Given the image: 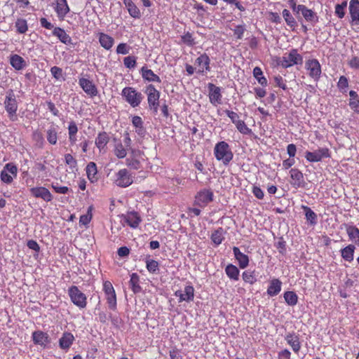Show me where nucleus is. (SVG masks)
<instances>
[{
    "mask_svg": "<svg viewBox=\"0 0 359 359\" xmlns=\"http://www.w3.org/2000/svg\"><path fill=\"white\" fill-rule=\"evenodd\" d=\"M213 151L215 158L218 161L222 162L224 165H229L233 158L231 149L225 141H220L216 143Z\"/></svg>",
    "mask_w": 359,
    "mask_h": 359,
    "instance_id": "f257e3e1",
    "label": "nucleus"
},
{
    "mask_svg": "<svg viewBox=\"0 0 359 359\" xmlns=\"http://www.w3.org/2000/svg\"><path fill=\"white\" fill-rule=\"evenodd\" d=\"M4 104L9 119L12 121H16L18 118L17 111L18 104L15 95L12 89L6 92Z\"/></svg>",
    "mask_w": 359,
    "mask_h": 359,
    "instance_id": "f03ea898",
    "label": "nucleus"
},
{
    "mask_svg": "<svg viewBox=\"0 0 359 359\" xmlns=\"http://www.w3.org/2000/svg\"><path fill=\"white\" fill-rule=\"evenodd\" d=\"M121 96L133 108L138 107L144 98L142 94L133 87H125L121 91Z\"/></svg>",
    "mask_w": 359,
    "mask_h": 359,
    "instance_id": "7ed1b4c3",
    "label": "nucleus"
},
{
    "mask_svg": "<svg viewBox=\"0 0 359 359\" xmlns=\"http://www.w3.org/2000/svg\"><path fill=\"white\" fill-rule=\"evenodd\" d=\"M304 68L307 75L314 81H319L322 74V67L318 59L309 58L305 61Z\"/></svg>",
    "mask_w": 359,
    "mask_h": 359,
    "instance_id": "20e7f679",
    "label": "nucleus"
},
{
    "mask_svg": "<svg viewBox=\"0 0 359 359\" xmlns=\"http://www.w3.org/2000/svg\"><path fill=\"white\" fill-rule=\"evenodd\" d=\"M68 294L71 302L79 309H83L87 306V297L76 285H72L68 289Z\"/></svg>",
    "mask_w": 359,
    "mask_h": 359,
    "instance_id": "39448f33",
    "label": "nucleus"
},
{
    "mask_svg": "<svg viewBox=\"0 0 359 359\" xmlns=\"http://www.w3.org/2000/svg\"><path fill=\"white\" fill-rule=\"evenodd\" d=\"M302 62V56L298 53L297 49L292 48L288 53H285L282 57L279 65L283 68H288L296 65H301Z\"/></svg>",
    "mask_w": 359,
    "mask_h": 359,
    "instance_id": "423d86ee",
    "label": "nucleus"
},
{
    "mask_svg": "<svg viewBox=\"0 0 359 359\" xmlns=\"http://www.w3.org/2000/svg\"><path fill=\"white\" fill-rule=\"evenodd\" d=\"M102 290L104 292L109 309L115 311L117 307V299L115 290L109 280L103 282Z\"/></svg>",
    "mask_w": 359,
    "mask_h": 359,
    "instance_id": "0eeeda50",
    "label": "nucleus"
},
{
    "mask_svg": "<svg viewBox=\"0 0 359 359\" xmlns=\"http://www.w3.org/2000/svg\"><path fill=\"white\" fill-rule=\"evenodd\" d=\"M224 112L241 134L250 135L252 133V130L246 125L244 121L240 118L239 115L236 112L229 109L225 110Z\"/></svg>",
    "mask_w": 359,
    "mask_h": 359,
    "instance_id": "6e6552de",
    "label": "nucleus"
},
{
    "mask_svg": "<svg viewBox=\"0 0 359 359\" xmlns=\"http://www.w3.org/2000/svg\"><path fill=\"white\" fill-rule=\"evenodd\" d=\"M145 93L147 95L149 107L156 113L159 106V91L156 89L154 85L149 84L146 87Z\"/></svg>",
    "mask_w": 359,
    "mask_h": 359,
    "instance_id": "1a4fd4ad",
    "label": "nucleus"
},
{
    "mask_svg": "<svg viewBox=\"0 0 359 359\" xmlns=\"http://www.w3.org/2000/svg\"><path fill=\"white\" fill-rule=\"evenodd\" d=\"M133 182V176L126 168L119 170L115 175L114 183L119 187H128Z\"/></svg>",
    "mask_w": 359,
    "mask_h": 359,
    "instance_id": "9d476101",
    "label": "nucleus"
},
{
    "mask_svg": "<svg viewBox=\"0 0 359 359\" xmlns=\"http://www.w3.org/2000/svg\"><path fill=\"white\" fill-rule=\"evenodd\" d=\"M214 194L212 190L203 189L199 191L195 196L194 205L201 208H205L213 201Z\"/></svg>",
    "mask_w": 359,
    "mask_h": 359,
    "instance_id": "9b49d317",
    "label": "nucleus"
},
{
    "mask_svg": "<svg viewBox=\"0 0 359 359\" xmlns=\"http://www.w3.org/2000/svg\"><path fill=\"white\" fill-rule=\"evenodd\" d=\"M196 72L204 74L210 72V59L206 53L201 54L195 60Z\"/></svg>",
    "mask_w": 359,
    "mask_h": 359,
    "instance_id": "f8f14e48",
    "label": "nucleus"
},
{
    "mask_svg": "<svg viewBox=\"0 0 359 359\" xmlns=\"http://www.w3.org/2000/svg\"><path fill=\"white\" fill-rule=\"evenodd\" d=\"M18 168L13 163H7L1 172V180L6 184H11L13 177H16Z\"/></svg>",
    "mask_w": 359,
    "mask_h": 359,
    "instance_id": "ddd939ff",
    "label": "nucleus"
},
{
    "mask_svg": "<svg viewBox=\"0 0 359 359\" xmlns=\"http://www.w3.org/2000/svg\"><path fill=\"white\" fill-rule=\"evenodd\" d=\"M208 88L209 90L208 97L210 102L215 107L222 104V95L220 87L216 86L212 83H209Z\"/></svg>",
    "mask_w": 359,
    "mask_h": 359,
    "instance_id": "4468645a",
    "label": "nucleus"
},
{
    "mask_svg": "<svg viewBox=\"0 0 359 359\" xmlns=\"http://www.w3.org/2000/svg\"><path fill=\"white\" fill-rule=\"evenodd\" d=\"M330 157V151L327 148H320L315 151H306L305 158L309 162H319L323 158Z\"/></svg>",
    "mask_w": 359,
    "mask_h": 359,
    "instance_id": "2eb2a0df",
    "label": "nucleus"
},
{
    "mask_svg": "<svg viewBox=\"0 0 359 359\" xmlns=\"http://www.w3.org/2000/svg\"><path fill=\"white\" fill-rule=\"evenodd\" d=\"M175 296L178 297V302H191L194 299V288L192 285H186L184 290H178L175 292Z\"/></svg>",
    "mask_w": 359,
    "mask_h": 359,
    "instance_id": "dca6fc26",
    "label": "nucleus"
},
{
    "mask_svg": "<svg viewBox=\"0 0 359 359\" xmlns=\"http://www.w3.org/2000/svg\"><path fill=\"white\" fill-rule=\"evenodd\" d=\"M29 191L34 198H41L46 202H50L53 198L50 191L44 187H32Z\"/></svg>",
    "mask_w": 359,
    "mask_h": 359,
    "instance_id": "f3484780",
    "label": "nucleus"
},
{
    "mask_svg": "<svg viewBox=\"0 0 359 359\" xmlns=\"http://www.w3.org/2000/svg\"><path fill=\"white\" fill-rule=\"evenodd\" d=\"M301 13L306 22L316 25L318 22V16L313 10L307 8L305 5H298V11L297 13Z\"/></svg>",
    "mask_w": 359,
    "mask_h": 359,
    "instance_id": "a211bd4d",
    "label": "nucleus"
},
{
    "mask_svg": "<svg viewBox=\"0 0 359 359\" xmlns=\"http://www.w3.org/2000/svg\"><path fill=\"white\" fill-rule=\"evenodd\" d=\"M79 84L83 90L90 97H94L97 95V88L92 81L86 78H81L79 80Z\"/></svg>",
    "mask_w": 359,
    "mask_h": 359,
    "instance_id": "6ab92c4d",
    "label": "nucleus"
},
{
    "mask_svg": "<svg viewBox=\"0 0 359 359\" xmlns=\"http://www.w3.org/2000/svg\"><path fill=\"white\" fill-rule=\"evenodd\" d=\"M122 217L123 221L127 224V225H128L130 227L133 229L137 228L142 222V218L140 214L134 210L128 212L126 215H123Z\"/></svg>",
    "mask_w": 359,
    "mask_h": 359,
    "instance_id": "aec40b11",
    "label": "nucleus"
},
{
    "mask_svg": "<svg viewBox=\"0 0 359 359\" xmlns=\"http://www.w3.org/2000/svg\"><path fill=\"white\" fill-rule=\"evenodd\" d=\"M291 181V185L295 188L304 187L305 182L304 180L303 173L297 168H292L290 171Z\"/></svg>",
    "mask_w": 359,
    "mask_h": 359,
    "instance_id": "412c9836",
    "label": "nucleus"
},
{
    "mask_svg": "<svg viewBox=\"0 0 359 359\" xmlns=\"http://www.w3.org/2000/svg\"><path fill=\"white\" fill-rule=\"evenodd\" d=\"M32 341L34 344L39 345L43 348H46L50 342V339L48 333L41 330L34 331L32 333Z\"/></svg>",
    "mask_w": 359,
    "mask_h": 359,
    "instance_id": "4be33fe9",
    "label": "nucleus"
},
{
    "mask_svg": "<svg viewBox=\"0 0 359 359\" xmlns=\"http://www.w3.org/2000/svg\"><path fill=\"white\" fill-rule=\"evenodd\" d=\"M285 340L295 353L299 352L302 345L299 334L294 332H289L285 335Z\"/></svg>",
    "mask_w": 359,
    "mask_h": 359,
    "instance_id": "5701e85b",
    "label": "nucleus"
},
{
    "mask_svg": "<svg viewBox=\"0 0 359 359\" xmlns=\"http://www.w3.org/2000/svg\"><path fill=\"white\" fill-rule=\"evenodd\" d=\"M348 10L351 15V24L359 25V0H351Z\"/></svg>",
    "mask_w": 359,
    "mask_h": 359,
    "instance_id": "b1692460",
    "label": "nucleus"
},
{
    "mask_svg": "<svg viewBox=\"0 0 359 359\" xmlns=\"http://www.w3.org/2000/svg\"><path fill=\"white\" fill-rule=\"evenodd\" d=\"M54 10L60 20H64L65 16L70 11L67 0H55Z\"/></svg>",
    "mask_w": 359,
    "mask_h": 359,
    "instance_id": "393cba45",
    "label": "nucleus"
},
{
    "mask_svg": "<svg viewBox=\"0 0 359 359\" xmlns=\"http://www.w3.org/2000/svg\"><path fill=\"white\" fill-rule=\"evenodd\" d=\"M109 134L105 132H100L95 138V144L100 151H105L107 144L109 142Z\"/></svg>",
    "mask_w": 359,
    "mask_h": 359,
    "instance_id": "a878e982",
    "label": "nucleus"
},
{
    "mask_svg": "<svg viewBox=\"0 0 359 359\" xmlns=\"http://www.w3.org/2000/svg\"><path fill=\"white\" fill-rule=\"evenodd\" d=\"M53 35L56 36L64 44L71 45L73 43L71 36L61 27H54Z\"/></svg>",
    "mask_w": 359,
    "mask_h": 359,
    "instance_id": "bb28decb",
    "label": "nucleus"
},
{
    "mask_svg": "<svg viewBox=\"0 0 359 359\" xmlns=\"http://www.w3.org/2000/svg\"><path fill=\"white\" fill-rule=\"evenodd\" d=\"M74 335L69 332H65L59 339V346L61 349L67 351L73 344Z\"/></svg>",
    "mask_w": 359,
    "mask_h": 359,
    "instance_id": "cd10ccee",
    "label": "nucleus"
},
{
    "mask_svg": "<svg viewBox=\"0 0 359 359\" xmlns=\"http://www.w3.org/2000/svg\"><path fill=\"white\" fill-rule=\"evenodd\" d=\"M233 252L236 259L238 261L241 269H245L249 264V257L247 255L241 252L238 247L233 248Z\"/></svg>",
    "mask_w": 359,
    "mask_h": 359,
    "instance_id": "c85d7f7f",
    "label": "nucleus"
},
{
    "mask_svg": "<svg viewBox=\"0 0 359 359\" xmlns=\"http://www.w3.org/2000/svg\"><path fill=\"white\" fill-rule=\"evenodd\" d=\"M282 288V282L278 278H273L270 280L267 288V294L274 297L279 294Z\"/></svg>",
    "mask_w": 359,
    "mask_h": 359,
    "instance_id": "c756f323",
    "label": "nucleus"
},
{
    "mask_svg": "<svg viewBox=\"0 0 359 359\" xmlns=\"http://www.w3.org/2000/svg\"><path fill=\"white\" fill-rule=\"evenodd\" d=\"M344 226L349 240L359 246V229L347 224H344Z\"/></svg>",
    "mask_w": 359,
    "mask_h": 359,
    "instance_id": "7c9ffc66",
    "label": "nucleus"
},
{
    "mask_svg": "<svg viewBox=\"0 0 359 359\" xmlns=\"http://www.w3.org/2000/svg\"><path fill=\"white\" fill-rule=\"evenodd\" d=\"M301 208L304 212L308 224L311 226H315L318 222L317 214L307 205H302Z\"/></svg>",
    "mask_w": 359,
    "mask_h": 359,
    "instance_id": "2f4dec72",
    "label": "nucleus"
},
{
    "mask_svg": "<svg viewBox=\"0 0 359 359\" xmlns=\"http://www.w3.org/2000/svg\"><path fill=\"white\" fill-rule=\"evenodd\" d=\"M140 72L143 79L146 81L157 83L161 82L160 77L157 74H156L151 69H148V67L146 66H144L141 68Z\"/></svg>",
    "mask_w": 359,
    "mask_h": 359,
    "instance_id": "473e14b6",
    "label": "nucleus"
},
{
    "mask_svg": "<svg viewBox=\"0 0 359 359\" xmlns=\"http://www.w3.org/2000/svg\"><path fill=\"white\" fill-rule=\"evenodd\" d=\"M98 36L99 42L102 48L107 50L112 48L114 43V39L113 37L103 32L99 33Z\"/></svg>",
    "mask_w": 359,
    "mask_h": 359,
    "instance_id": "72a5a7b5",
    "label": "nucleus"
},
{
    "mask_svg": "<svg viewBox=\"0 0 359 359\" xmlns=\"http://www.w3.org/2000/svg\"><path fill=\"white\" fill-rule=\"evenodd\" d=\"M123 2L132 18L135 19L140 18V11L132 0H123Z\"/></svg>",
    "mask_w": 359,
    "mask_h": 359,
    "instance_id": "f704fd0d",
    "label": "nucleus"
},
{
    "mask_svg": "<svg viewBox=\"0 0 359 359\" xmlns=\"http://www.w3.org/2000/svg\"><path fill=\"white\" fill-rule=\"evenodd\" d=\"M355 250V246L353 244H349L345 248L341 249V257L348 262H351L354 259V252Z\"/></svg>",
    "mask_w": 359,
    "mask_h": 359,
    "instance_id": "c9c22d12",
    "label": "nucleus"
},
{
    "mask_svg": "<svg viewBox=\"0 0 359 359\" xmlns=\"http://www.w3.org/2000/svg\"><path fill=\"white\" fill-rule=\"evenodd\" d=\"M225 231L222 227L215 229L210 236V239L215 245H220L224 240Z\"/></svg>",
    "mask_w": 359,
    "mask_h": 359,
    "instance_id": "e433bc0d",
    "label": "nucleus"
},
{
    "mask_svg": "<svg viewBox=\"0 0 359 359\" xmlns=\"http://www.w3.org/2000/svg\"><path fill=\"white\" fill-rule=\"evenodd\" d=\"M86 174L88 179L91 182H95L97 181V170L96 163L94 162H90L86 166Z\"/></svg>",
    "mask_w": 359,
    "mask_h": 359,
    "instance_id": "4c0bfd02",
    "label": "nucleus"
},
{
    "mask_svg": "<svg viewBox=\"0 0 359 359\" xmlns=\"http://www.w3.org/2000/svg\"><path fill=\"white\" fill-rule=\"evenodd\" d=\"M10 63L16 70H21L26 66V62L23 57L17 54L11 56Z\"/></svg>",
    "mask_w": 359,
    "mask_h": 359,
    "instance_id": "58836bf2",
    "label": "nucleus"
},
{
    "mask_svg": "<svg viewBox=\"0 0 359 359\" xmlns=\"http://www.w3.org/2000/svg\"><path fill=\"white\" fill-rule=\"evenodd\" d=\"M132 124L135 128V132L140 136L144 135L146 130L142 118L139 116H134L132 118Z\"/></svg>",
    "mask_w": 359,
    "mask_h": 359,
    "instance_id": "ea45409f",
    "label": "nucleus"
},
{
    "mask_svg": "<svg viewBox=\"0 0 359 359\" xmlns=\"http://www.w3.org/2000/svg\"><path fill=\"white\" fill-rule=\"evenodd\" d=\"M140 276L137 273H133L130 275L129 285L132 291L135 293H140L142 291V287L140 285Z\"/></svg>",
    "mask_w": 359,
    "mask_h": 359,
    "instance_id": "a19ab883",
    "label": "nucleus"
},
{
    "mask_svg": "<svg viewBox=\"0 0 359 359\" xmlns=\"http://www.w3.org/2000/svg\"><path fill=\"white\" fill-rule=\"evenodd\" d=\"M225 272L231 280H238L239 279L240 271L235 265L228 264L225 268Z\"/></svg>",
    "mask_w": 359,
    "mask_h": 359,
    "instance_id": "79ce46f5",
    "label": "nucleus"
},
{
    "mask_svg": "<svg viewBox=\"0 0 359 359\" xmlns=\"http://www.w3.org/2000/svg\"><path fill=\"white\" fill-rule=\"evenodd\" d=\"M283 18L285 21L287 25L290 27L292 29H294L297 26V21L292 16L291 13L287 9H283L282 12Z\"/></svg>",
    "mask_w": 359,
    "mask_h": 359,
    "instance_id": "37998d69",
    "label": "nucleus"
},
{
    "mask_svg": "<svg viewBox=\"0 0 359 359\" xmlns=\"http://www.w3.org/2000/svg\"><path fill=\"white\" fill-rule=\"evenodd\" d=\"M253 76L262 86L266 87L267 86V79L263 75V72L259 67H255L253 69Z\"/></svg>",
    "mask_w": 359,
    "mask_h": 359,
    "instance_id": "c03bdc74",
    "label": "nucleus"
},
{
    "mask_svg": "<svg viewBox=\"0 0 359 359\" xmlns=\"http://www.w3.org/2000/svg\"><path fill=\"white\" fill-rule=\"evenodd\" d=\"M285 302L291 306H295L298 302V296L293 291H287L283 294Z\"/></svg>",
    "mask_w": 359,
    "mask_h": 359,
    "instance_id": "a18cd8bd",
    "label": "nucleus"
},
{
    "mask_svg": "<svg viewBox=\"0 0 359 359\" xmlns=\"http://www.w3.org/2000/svg\"><path fill=\"white\" fill-rule=\"evenodd\" d=\"M46 138L49 144L55 145L57 141V129L52 126L46 131Z\"/></svg>",
    "mask_w": 359,
    "mask_h": 359,
    "instance_id": "49530a36",
    "label": "nucleus"
},
{
    "mask_svg": "<svg viewBox=\"0 0 359 359\" xmlns=\"http://www.w3.org/2000/svg\"><path fill=\"white\" fill-rule=\"evenodd\" d=\"M15 27L18 34H25L28 30L27 22L23 18H18L15 21Z\"/></svg>",
    "mask_w": 359,
    "mask_h": 359,
    "instance_id": "de8ad7c7",
    "label": "nucleus"
},
{
    "mask_svg": "<svg viewBox=\"0 0 359 359\" xmlns=\"http://www.w3.org/2000/svg\"><path fill=\"white\" fill-rule=\"evenodd\" d=\"M146 267L148 271L153 274H157L159 271V264L157 261L147 259H146Z\"/></svg>",
    "mask_w": 359,
    "mask_h": 359,
    "instance_id": "09e8293b",
    "label": "nucleus"
},
{
    "mask_svg": "<svg viewBox=\"0 0 359 359\" xmlns=\"http://www.w3.org/2000/svg\"><path fill=\"white\" fill-rule=\"evenodd\" d=\"M242 278L245 283L253 285L257 282L255 271H245L242 273Z\"/></svg>",
    "mask_w": 359,
    "mask_h": 359,
    "instance_id": "8fccbe9b",
    "label": "nucleus"
},
{
    "mask_svg": "<svg viewBox=\"0 0 359 359\" xmlns=\"http://www.w3.org/2000/svg\"><path fill=\"white\" fill-rule=\"evenodd\" d=\"M114 154L118 158H123L127 155V149L123 145L121 142H118L115 144L114 147Z\"/></svg>",
    "mask_w": 359,
    "mask_h": 359,
    "instance_id": "3c124183",
    "label": "nucleus"
},
{
    "mask_svg": "<svg viewBox=\"0 0 359 359\" xmlns=\"http://www.w3.org/2000/svg\"><path fill=\"white\" fill-rule=\"evenodd\" d=\"M347 7V1H344L341 4L335 6L334 13L335 15L340 19L345 16V10Z\"/></svg>",
    "mask_w": 359,
    "mask_h": 359,
    "instance_id": "603ef678",
    "label": "nucleus"
},
{
    "mask_svg": "<svg viewBox=\"0 0 359 359\" xmlns=\"http://www.w3.org/2000/svg\"><path fill=\"white\" fill-rule=\"evenodd\" d=\"M182 43L187 45L188 46H193L195 45L194 39L191 33L187 32L181 36Z\"/></svg>",
    "mask_w": 359,
    "mask_h": 359,
    "instance_id": "864d4df0",
    "label": "nucleus"
},
{
    "mask_svg": "<svg viewBox=\"0 0 359 359\" xmlns=\"http://www.w3.org/2000/svg\"><path fill=\"white\" fill-rule=\"evenodd\" d=\"M337 87L342 93H346L348 87V81L345 76H341L337 83Z\"/></svg>",
    "mask_w": 359,
    "mask_h": 359,
    "instance_id": "5fc2aeb1",
    "label": "nucleus"
},
{
    "mask_svg": "<svg viewBox=\"0 0 359 359\" xmlns=\"http://www.w3.org/2000/svg\"><path fill=\"white\" fill-rule=\"evenodd\" d=\"M92 207H89L87 214L81 215L79 223L83 225H88L92 219Z\"/></svg>",
    "mask_w": 359,
    "mask_h": 359,
    "instance_id": "6e6d98bb",
    "label": "nucleus"
},
{
    "mask_svg": "<svg viewBox=\"0 0 359 359\" xmlns=\"http://www.w3.org/2000/svg\"><path fill=\"white\" fill-rule=\"evenodd\" d=\"M51 188L54 190L55 193L60 194H66L69 191V189L68 187L60 186L58 183H53L51 184Z\"/></svg>",
    "mask_w": 359,
    "mask_h": 359,
    "instance_id": "4d7b16f0",
    "label": "nucleus"
},
{
    "mask_svg": "<svg viewBox=\"0 0 359 359\" xmlns=\"http://www.w3.org/2000/svg\"><path fill=\"white\" fill-rule=\"evenodd\" d=\"M50 72L52 76L56 79V80H60L61 79H63V73L62 68L54 66L51 67Z\"/></svg>",
    "mask_w": 359,
    "mask_h": 359,
    "instance_id": "13d9d810",
    "label": "nucleus"
},
{
    "mask_svg": "<svg viewBox=\"0 0 359 359\" xmlns=\"http://www.w3.org/2000/svg\"><path fill=\"white\" fill-rule=\"evenodd\" d=\"M130 47L126 43H121L116 47V53L126 55L129 53Z\"/></svg>",
    "mask_w": 359,
    "mask_h": 359,
    "instance_id": "bf43d9fd",
    "label": "nucleus"
},
{
    "mask_svg": "<svg viewBox=\"0 0 359 359\" xmlns=\"http://www.w3.org/2000/svg\"><path fill=\"white\" fill-rule=\"evenodd\" d=\"M123 64L127 68H134L137 64L136 59L134 56H127L123 59Z\"/></svg>",
    "mask_w": 359,
    "mask_h": 359,
    "instance_id": "052dcab7",
    "label": "nucleus"
},
{
    "mask_svg": "<svg viewBox=\"0 0 359 359\" xmlns=\"http://www.w3.org/2000/svg\"><path fill=\"white\" fill-rule=\"evenodd\" d=\"M65 161L71 168H75L77 165L76 160L70 154H66L65 155Z\"/></svg>",
    "mask_w": 359,
    "mask_h": 359,
    "instance_id": "680f3d73",
    "label": "nucleus"
},
{
    "mask_svg": "<svg viewBox=\"0 0 359 359\" xmlns=\"http://www.w3.org/2000/svg\"><path fill=\"white\" fill-rule=\"evenodd\" d=\"M276 248L281 255H285L286 252V242L280 239L275 244Z\"/></svg>",
    "mask_w": 359,
    "mask_h": 359,
    "instance_id": "e2e57ef3",
    "label": "nucleus"
},
{
    "mask_svg": "<svg viewBox=\"0 0 359 359\" xmlns=\"http://www.w3.org/2000/svg\"><path fill=\"white\" fill-rule=\"evenodd\" d=\"M245 31L243 25H237L233 29V34L238 39H241L243 36V34Z\"/></svg>",
    "mask_w": 359,
    "mask_h": 359,
    "instance_id": "0e129e2a",
    "label": "nucleus"
},
{
    "mask_svg": "<svg viewBox=\"0 0 359 359\" xmlns=\"http://www.w3.org/2000/svg\"><path fill=\"white\" fill-rule=\"evenodd\" d=\"M274 81L276 85L283 90L287 89V85L285 83V81L283 79L280 75H277L274 77Z\"/></svg>",
    "mask_w": 359,
    "mask_h": 359,
    "instance_id": "69168bd1",
    "label": "nucleus"
},
{
    "mask_svg": "<svg viewBox=\"0 0 359 359\" xmlns=\"http://www.w3.org/2000/svg\"><path fill=\"white\" fill-rule=\"evenodd\" d=\"M252 192L257 198L260 199V200L264 198V191L259 187L253 186Z\"/></svg>",
    "mask_w": 359,
    "mask_h": 359,
    "instance_id": "338daca9",
    "label": "nucleus"
},
{
    "mask_svg": "<svg viewBox=\"0 0 359 359\" xmlns=\"http://www.w3.org/2000/svg\"><path fill=\"white\" fill-rule=\"evenodd\" d=\"M290 358H291V353L287 348L282 350L278 354V359H290Z\"/></svg>",
    "mask_w": 359,
    "mask_h": 359,
    "instance_id": "774afa93",
    "label": "nucleus"
}]
</instances>
